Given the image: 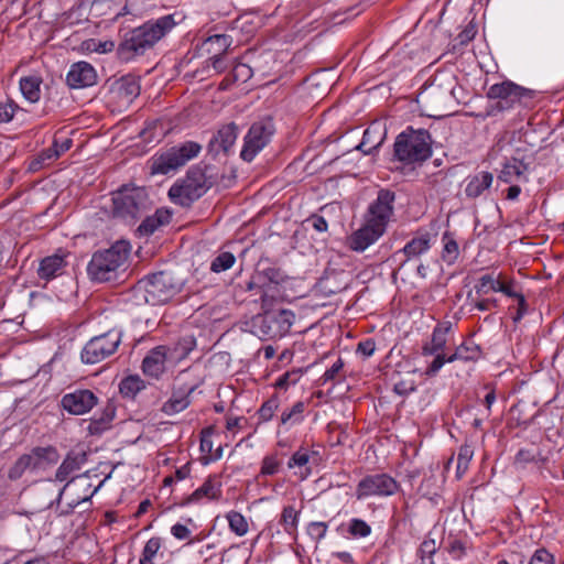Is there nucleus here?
I'll list each match as a JSON object with an SVG mask.
<instances>
[{
	"label": "nucleus",
	"mask_w": 564,
	"mask_h": 564,
	"mask_svg": "<svg viewBox=\"0 0 564 564\" xmlns=\"http://www.w3.org/2000/svg\"><path fill=\"white\" fill-rule=\"evenodd\" d=\"M175 25L174 15L167 14L133 29L126 34L124 39L118 45V58L121 62L128 63L134 57L143 55L147 50L153 47V45Z\"/></svg>",
	"instance_id": "obj_1"
},
{
	"label": "nucleus",
	"mask_w": 564,
	"mask_h": 564,
	"mask_svg": "<svg viewBox=\"0 0 564 564\" xmlns=\"http://www.w3.org/2000/svg\"><path fill=\"white\" fill-rule=\"evenodd\" d=\"M130 252L131 246L126 240L95 251L87 264L89 280L96 283L117 281L127 269Z\"/></svg>",
	"instance_id": "obj_2"
},
{
	"label": "nucleus",
	"mask_w": 564,
	"mask_h": 564,
	"mask_svg": "<svg viewBox=\"0 0 564 564\" xmlns=\"http://www.w3.org/2000/svg\"><path fill=\"white\" fill-rule=\"evenodd\" d=\"M210 170L208 165L192 166L181 182L171 186L169 191L171 200L183 207L191 206L215 184L216 178L209 173Z\"/></svg>",
	"instance_id": "obj_3"
},
{
	"label": "nucleus",
	"mask_w": 564,
	"mask_h": 564,
	"mask_svg": "<svg viewBox=\"0 0 564 564\" xmlns=\"http://www.w3.org/2000/svg\"><path fill=\"white\" fill-rule=\"evenodd\" d=\"M113 215L129 224L145 216L151 208L144 187L123 185L112 195Z\"/></svg>",
	"instance_id": "obj_4"
},
{
	"label": "nucleus",
	"mask_w": 564,
	"mask_h": 564,
	"mask_svg": "<svg viewBox=\"0 0 564 564\" xmlns=\"http://www.w3.org/2000/svg\"><path fill=\"white\" fill-rule=\"evenodd\" d=\"M183 279L172 271H160L138 282V290L143 291V299L150 305H161L173 299L183 288Z\"/></svg>",
	"instance_id": "obj_5"
},
{
	"label": "nucleus",
	"mask_w": 564,
	"mask_h": 564,
	"mask_svg": "<svg viewBox=\"0 0 564 564\" xmlns=\"http://www.w3.org/2000/svg\"><path fill=\"white\" fill-rule=\"evenodd\" d=\"M432 154L427 131L402 132L394 142V156L405 164L423 162Z\"/></svg>",
	"instance_id": "obj_6"
},
{
	"label": "nucleus",
	"mask_w": 564,
	"mask_h": 564,
	"mask_svg": "<svg viewBox=\"0 0 564 564\" xmlns=\"http://www.w3.org/2000/svg\"><path fill=\"white\" fill-rule=\"evenodd\" d=\"M200 150L202 145L194 141H185L176 144L151 159V174L166 175L174 172L196 158Z\"/></svg>",
	"instance_id": "obj_7"
},
{
	"label": "nucleus",
	"mask_w": 564,
	"mask_h": 564,
	"mask_svg": "<svg viewBox=\"0 0 564 564\" xmlns=\"http://www.w3.org/2000/svg\"><path fill=\"white\" fill-rule=\"evenodd\" d=\"M58 459L59 454L56 447L52 445L35 446L14 462L8 471V477L10 480H18L26 470L31 473L46 470L54 466Z\"/></svg>",
	"instance_id": "obj_8"
},
{
	"label": "nucleus",
	"mask_w": 564,
	"mask_h": 564,
	"mask_svg": "<svg viewBox=\"0 0 564 564\" xmlns=\"http://www.w3.org/2000/svg\"><path fill=\"white\" fill-rule=\"evenodd\" d=\"M274 133L275 124L271 117H264L253 122L245 135L240 158L246 162H251L270 143Z\"/></svg>",
	"instance_id": "obj_9"
},
{
	"label": "nucleus",
	"mask_w": 564,
	"mask_h": 564,
	"mask_svg": "<svg viewBox=\"0 0 564 564\" xmlns=\"http://www.w3.org/2000/svg\"><path fill=\"white\" fill-rule=\"evenodd\" d=\"M294 317V313L290 310L265 312L253 319V326L261 339L281 338L289 333Z\"/></svg>",
	"instance_id": "obj_10"
},
{
	"label": "nucleus",
	"mask_w": 564,
	"mask_h": 564,
	"mask_svg": "<svg viewBox=\"0 0 564 564\" xmlns=\"http://www.w3.org/2000/svg\"><path fill=\"white\" fill-rule=\"evenodd\" d=\"M121 344V332L111 329L89 339L80 352V359L86 365L98 364L112 356Z\"/></svg>",
	"instance_id": "obj_11"
},
{
	"label": "nucleus",
	"mask_w": 564,
	"mask_h": 564,
	"mask_svg": "<svg viewBox=\"0 0 564 564\" xmlns=\"http://www.w3.org/2000/svg\"><path fill=\"white\" fill-rule=\"evenodd\" d=\"M400 489L399 482L389 474L376 473L365 476L358 482L355 491L357 500L368 497H389Z\"/></svg>",
	"instance_id": "obj_12"
},
{
	"label": "nucleus",
	"mask_w": 564,
	"mask_h": 564,
	"mask_svg": "<svg viewBox=\"0 0 564 564\" xmlns=\"http://www.w3.org/2000/svg\"><path fill=\"white\" fill-rule=\"evenodd\" d=\"M395 193L389 188H380L367 209L365 219L382 229H387L388 224L394 215Z\"/></svg>",
	"instance_id": "obj_13"
},
{
	"label": "nucleus",
	"mask_w": 564,
	"mask_h": 564,
	"mask_svg": "<svg viewBox=\"0 0 564 564\" xmlns=\"http://www.w3.org/2000/svg\"><path fill=\"white\" fill-rule=\"evenodd\" d=\"M540 91L521 87L510 80L495 84L489 87L487 96L494 99H503L507 102H541L542 99L539 97Z\"/></svg>",
	"instance_id": "obj_14"
},
{
	"label": "nucleus",
	"mask_w": 564,
	"mask_h": 564,
	"mask_svg": "<svg viewBox=\"0 0 564 564\" xmlns=\"http://www.w3.org/2000/svg\"><path fill=\"white\" fill-rule=\"evenodd\" d=\"M231 45V37L226 34H215L206 39L203 43L204 50L212 54L206 61L207 65H212L216 74L225 72L228 67L226 54Z\"/></svg>",
	"instance_id": "obj_15"
},
{
	"label": "nucleus",
	"mask_w": 564,
	"mask_h": 564,
	"mask_svg": "<svg viewBox=\"0 0 564 564\" xmlns=\"http://www.w3.org/2000/svg\"><path fill=\"white\" fill-rule=\"evenodd\" d=\"M98 403L97 395L88 389H76L62 397L61 405L72 415H83Z\"/></svg>",
	"instance_id": "obj_16"
},
{
	"label": "nucleus",
	"mask_w": 564,
	"mask_h": 564,
	"mask_svg": "<svg viewBox=\"0 0 564 564\" xmlns=\"http://www.w3.org/2000/svg\"><path fill=\"white\" fill-rule=\"evenodd\" d=\"M384 232V229L365 219V224L349 236L348 245L351 250L362 252L370 245L375 243Z\"/></svg>",
	"instance_id": "obj_17"
},
{
	"label": "nucleus",
	"mask_w": 564,
	"mask_h": 564,
	"mask_svg": "<svg viewBox=\"0 0 564 564\" xmlns=\"http://www.w3.org/2000/svg\"><path fill=\"white\" fill-rule=\"evenodd\" d=\"M139 80L131 75L122 76L109 85V91L122 102L131 104L140 95Z\"/></svg>",
	"instance_id": "obj_18"
},
{
	"label": "nucleus",
	"mask_w": 564,
	"mask_h": 564,
	"mask_svg": "<svg viewBox=\"0 0 564 564\" xmlns=\"http://www.w3.org/2000/svg\"><path fill=\"white\" fill-rule=\"evenodd\" d=\"M97 75L95 68L87 62H78L72 65L66 82L72 88H82L91 86L96 83Z\"/></svg>",
	"instance_id": "obj_19"
},
{
	"label": "nucleus",
	"mask_w": 564,
	"mask_h": 564,
	"mask_svg": "<svg viewBox=\"0 0 564 564\" xmlns=\"http://www.w3.org/2000/svg\"><path fill=\"white\" fill-rule=\"evenodd\" d=\"M238 137V127L230 122L223 126L217 133L210 139L208 143V151L213 154H218L219 151L228 153L235 144Z\"/></svg>",
	"instance_id": "obj_20"
},
{
	"label": "nucleus",
	"mask_w": 564,
	"mask_h": 564,
	"mask_svg": "<svg viewBox=\"0 0 564 564\" xmlns=\"http://www.w3.org/2000/svg\"><path fill=\"white\" fill-rule=\"evenodd\" d=\"M163 350L164 346H156L147 354L142 361V370L145 376L159 379L166 368L171 367Z\"/></svg>",
	"instance_id": "obj_21"
},
{
	"label": "nucleus",
	"mask_w": 564,
	"mask_h": 564,
	"mask_svg": "<svg viewBox=\"0 0 564 564\" xmlns=\"http://www.w3.org/2000/svg\"><path fill=\"white\" fill-rule=\"evenodd\" d=\"M164 346V355L171 367L176 366L180 361L184 360L188 354L195 348L196 340L193 336H185L176 343Z\"/></svg>",
	"instance_id": "obj_22"
},
{
	"label": "nucleus",
	"mask_w": 564,
	"mask_h": 564,
	"mask_svg": "<svg viewBox=\"0 0 564 564\" xmlns=\"http://www.w3.org/2000/svg\"><path fill=\"white\" fill-rule=\"evenodd\" d=\"M434 240L435 235L426 230H420L416 236L405 243L401 252L406 260L417 258L429 251Z\"/></svg>",
	"instance_id": "obj_23"
},
{
	"label": "nucleus",
	"mask_w": 564,
	"mask_h": 564,
	"mask_svg": "<svg viewBox=\"0 0 564 564\" xmlns=\"http://www.w3.org/2000/svg\"><path fill=\"white\" fill-rule=\"evenodd\" d=\"M267 264L264 260L259 261L254 272V283H262L269 293L272 285L284 282L286 276L280 268Z\"/></svg>",
	"instance_id": "obj_24"
},
{
	"label": "nucleus",
	"mask_w": 564,
	"mask_h": 564,
	"mask_svg": "<svg viewBox=\"0 0 564 564\" xmlns=\"http://www.w3.org/2000/svg\"><path fill=\"white\" fill-rule=\"evenodd\" d=\"M386 134V123L382 120L372 121L362 135V145H369V148L365 150V154H373L384 141Z\"/></svg>",
	"instance_id": "obj_25"
},
{
	"label": "nucleus",
	"mask_w": 564,
	"mask_h": 564,
	"mask_svg": "<svg viewBox=\"0 0 564 564\" xmlns=\"http://www.w3.org/2000/svg\"><path fill=\"white\" fill-rule=\"evenodd\" d=\"M87 462L85 451H70L55 473V480L64 481L70 474L77 471Z\"/></svg>",
	"instance_id": "obj_26"
},
{
	"label": "nucleus",
	"mask_w": 564,
	"mask_h": 564,
	"mask_svg": "<svg viewBox=\"0 0 564 564\" xmlns=\"http://www.w3.org/2000/svg\"><path fill=\"white\" fill-rule=\"evenodd\" d=\"M221 495V482L219 477L209 476L204 484L198 487L191 496L185 498L183 505H189L199 501L202 498L218 499Z\"/></svg>",
	"instance_id": "obj_27"
},
{
	"label": "nucleus",
	"mask_w": 564,
	"mask_h": 564,
	"mask_svg": "<svg viewBox=\"0 0 564 564\" xmlns=\"http://www.w3.org/2000/svg\"><path fill=\"white\" fill-rule=\"evenodd\" d=\"M116 416V404L112 400H108L99 414H95L88 425V432L91 435H99L110 427Z\"/></svg>",
	"instance_id": "obj_28"
},
{
	"label": "nucleus",
	"mask_w": 564,
	"mask_h": 564,
	"mask_svg": "<svg viewBox=\"0 0 564 564\" xmlns=\"http://www.w3.org/2000/svg\"><path fill=\"white\" fill-rule=\"evenodd\" d=\"M193 391V387L173 391L171 398L163 403L161 411L167 415L184 411L191 404L189 395Z\"/></svg>",
	"instance_id": "obj_29"
},
{
	"label": "nucleus",
	"mask_w": 564,
	"mask_h": 564,
	"mask_svg": "<svg viewBox=\"0 0 564 564\" xmlns=\"http://www.w3.org/2000/svg\"><path fill=\"white\" fill-rule=\"evenodd\" d=\"M65 267L66 261L64 257L59 254L50 256L40 262L37 274L41 279L48 281L61 275Z\"/></svg>",
	"instance_id": "obj_30"
},
{
	"label": "nucleus",
	"mask_w": 564,
	"mask_h": 564,
	"mask_svg": "<svg viewBox=\"0 0 564 564\" xmlns=\"http://www.w3.org/2000/svg\"><path fill=\"white\" fill-rule=\"evenodd\" d=\"M528 169L529 165L527 163L516 158H512L506 161L498 178L505 183H511L514 180L521 178L527 180L524 174L528 171Z\"/></svg>",
	"instance_id": "obj_31"
},
{
	"label": "nucleus",
	"mask_w": 564,
	"mask_h": 564,
	"mask_svg": "<svg viewBox=\"0 0 564 564\" xmlns=\"http://www.w3.org/2000/svg\"><path fill=\"white\" fill-rule=\"evenodd\" d=\"M494 176L490 172H480L473 176L466 187L465 194L469 198H476L480 196L486 189H488L492 183Z\"/></svg>",
	"instance_id": "obj_32"
},
{
	"label": "nucleus",
	"mask_w": 564,
	"mask_h": 564,
	"mask_svg": "<svg viewBox=\"0 0 564 564\" xmlns=\"http://www.w3.org/2000/svg\"><path fill=\"white\" fill-rule=\"evenodd\" d=\"M451 330V324L446 326H437L434 328L432 338L430 343H426L422 347V351L424 356L435 355L440 351H442L445 348L446 345V336L447 333Z\"/></svg>",
	"instance_id": "obj_33"
},
{
	"label": "nucleus",
	"mask_w": 564,
	"mask_h": 564,
	"mask_svg": "<svg viewBox=\"0 0 564 564\" xmlns=\"http://www.w3.org/2000/svg\"><path fill=\"white\" fill-rule=\"evenodd\" d=\"M42 78L30 75L20 79V90L23 97L31 104L37 102L41 96Z\"/></svg>",
	"instance_id": "obj_34"
},
{
	"label": "nucleus",
	"mask_w": 564,
	"mask_h": 564,
	"mask_svg": "<svg viewBox=\"0 0 564 564\" xmlns=\"http://www.w3.org/2000/svg\"><path fill=\"white\" fill-rule=\"evenodd\" d=\"M480 347L473 340H467L459 345L454 354L447 357V362H454L456 360L475 361L480 357Z\"/></svg>",
	"instance_id": "obj_35"
},
{
	"label": "nucleus",
	"mask_w": 564,
	"mask_h": 564,
	"mask_svg": "<svg viewBox=\"0 0 564 564\" xmlns=\"http://www.w3.org/2000/svg\"><path fill=\"white\" fill-rule=\"evenodd\" d=\"M171 215L164 210H156L153 216H147L138 227L142 236L152 235L160 226L169 224Z\"/></svg>",
	"instance_id": "obj_36"
},
{
	"label": "nucleus",
	"mask_w": 564,
	"mask_h": 564,
	"mask_svg": "<svg viewBox=\"0 0 564 564\" xmlns=\"http://www.w3.org/2000/svg\"><path fill=\"white\" fill-rule=\"evenodd\" d=\"M300 511H296L292 506H286L282 510L280 524L283 527L284 532L291 536L296 535Z\"/></svg>",
	"instance_id": "obj_37"
},
{
	"label": "nucleus",
	"mask_w": 564,
	"mask_h": 564,
	"mask_svg": "<svg viewBox=\"0 0 564 564\" xmlns=\"http://www.w3.org/2000/svg\"><path fill=\"white\" fill-rule=\"evenodd\" d=\"M442 241L444 243L442 251L443 261L447 264L455 263L459 256V248L454 235L449 231H445L443 234Z\"/></svg>",
	"instance_id": "obj_38"
},
{
	"label": "nucleus",
	"mask_w": 564,
	"mask_h": 564,
	"mask_svg": "<svg viewBox=\"0 0 564 564\" xmlns=\"http://www.w3.org/2000/svg\"><path fill=\"white\" fill-rule=\"evenodd\" d=\"M145 388L144 381L138 376L124 378L119 386L120 393L123 397L133 398L138 392Z\"/></svg>",
	"instance_id": "obj_39"
},
{
	"label": "nucleus",
	"mask_w": 564,
	"mask_h": 564,
	"mask_svg": "<svg viewBox=\"0 0 564 564\" xmlns=\"http://www.w3.org/2000/svg\"><path fill=\"white\" fill-rule=\"evenodd\" d=\"M474 455V451L470 445H463L459 448L457 456V467H456V476L457 478H462L463 475L468 469L469 462L471 460Z\"/></svg>",
	"instance_id": "obj_40"
},
{
	"label": "nucleus",
	"mask_w": 564,
	"mask_h": 564,
	"mask_svg": "<svg viewBox=\"0 0 564 564\" xmlns=\"http://www.w3.org/2000/svg\"><path fill=\"white\" fill-rule=\"evenodd\" d=\"M227 520L229 523V528L232 532H235L239 536H243L248 532V522L246 518L237 512V511H230L227 514Z\"/></svg>",
	"instance_id": "obj_41"
},
{
	"label": "nucleus",
	"mask_w": 564,
	"mask_h": 564,
	"mask_svg": "<svg viewBox=\"0 0 564 564\" xmlns=\"http://www.w3.org/2000/svg\"><path fill=\"white\" fill-rule=\"evenodd\" d=\"M236 261L235 256L231 252L224 251L220 252L210 264V270L213 272L219 273L230 269Z\"/></svg>",
	"instance_id": "obj_42"
},
{
	"label": "nucleus",
	"mask_w": 564,
	"mask_h": 564,
	"mask_svg": "<svg viewBox=\"0 0 564 564\" xmlns=\"http://www.w3.org/2000/svg\"><path fill=\"white\" fill-rule=\"evenodd\" d=\"M501 274L498 278H495L492 274H485L479 278L478 284L475 285V291L477 294H487L490 291H497V284H499L501 280Z\"/></svg>",
	"instance_id": "obj_43"
},
{
	"label": "nucleus",
	"mask_w": 564,
	"mask_h": 564,
	"mask_svg": "<svg viewBox=\"0 0 564 564\" xmlns=\"http://www.w3.org/2000/svg\"><path fill=\"white\" fill-rule=\"evenodd\" d=\"M161 547L160 538H151L144 545L139 564H153V557Z\"/></svg>",
	"instance_id": "obj_44"
},
{
	"label": "nucleus",
	"mask_w": 564,
	"mask_h": 564,
	"mask_svg": "<svg viewBox=\"0 0 564 564\" xmlns=\"http://www.w3.org/2000/svg\"><path fill=\"white\" fill-rule=\"evenodd\" d=\"M347 532L354 538H366L371 533V527L362 519L354 518L349 521Z\"/></svg>",
	"instance_id": "obj_45"
},
{
	"label": "nucleus",
	"mask_w": 564,
	"mask_h": 564,
	"mask_svg": "<svg viewBox=\"0 0 564 564\" xmlns=\"http://www.w3.org/2000/svg\"><path fill=\"white\" fill-rule=\"evenodd\" d=\"M304 403L302 401L296 402L290 410H285L281 414L282 424H295L302 421V413L304 412Z\"/></svg>",
	"instance_id": "obj_46"
},
{
	"label": "nucleus",
	"mask_w": 564,
	"mask_h": 564,
	"mask_svg": "<svg viewBox=\"0 0 564 564\" xmlns=\"http://www.w3.org/2000/svg\"><path fill=\"white\" fill-rule=\"evenodd\" d=\"M436 551V542L433 539H425L417 550V556L422 560L423 564H425V561L431 560Z\"/></svg>",
	"instance_id": "obj_47"
},
{
	"label": "nucleus",
	"mask_w": 564,
	"mask_h": 564,
	"mask_svg": "<svg viewBox=\"0 0 564 564\" xmlns=\"http://www.w3.org/2000/svg\"><path fill=\"white\" fill-rule=\"evenodd\" d=\"M278 406L279 401L276 398H271L268 401H265L258 411L261 421L265 422L271 420Z\"/></svg>",
	"instance_id": "obj_48"
},
{
	"label": "nucleus",
	"mask_w": 564,
	"mask_h": 564,
	"mask_svg": "<svg viewBox=\"0 0 564 564\" xmlns=\"http://www.w3.org/2000/svg\"><path fill=\"white\" fill-rule=\"evenodd\" d=\"M302 370H292L283 373L278 380L275 386L280 389H286L291 384H295L301 378Z\"/></svg>",
	"instance_id": "obj_49"
},
{
	"label": "nucleus",
	"mask_w": 564,
	"mask_h": 564,
	"mask_svg": "<svg viewBox=\"0 0 564 564\" xmlns=\"http://www.w3.org/2000/svg\"><path fill=\"white\" fill-rule=\"evenodd\" d=\"M312 457L313 455H311L306 449L301 448L292 455L288 466L289 468H293L295 466L304 467L310 463Z\"/></svg>",
	"instance_id": "obj_50"
},
{
	"label": "nucleus",
	"mask_w": 564,
	"mask_h": 564,
	"mask_svg": "<svg viewBox=\"0 0 564 564\" xmlns=\"http://www.w3.org/2000/svg\"><path fill=\"white\" fill-rule=\"evenodd\" d=\"M280 462L275 456H265L262 460L261 475L272 476L279 471Z\"/></svg>",
	"instance_id": "obj_51"
},
{
	"label": "nucleus",
	"mask_w": 564,
	"mask_h": 564,
	"mask_svg": "<svg viewBox=\"0 0 564 564\" xmlns=\"http://www.w3.org/2000/svg\"><path fill=\"white\" fill-rule=\"evenodd\" d=\"M529 564H554V556L547 550L541 547L533 553Z\"/></svg>",
	"instance_id": "obj_52"
},
{
	"label": "nucleus",
	"mask_w": 564,
	"mask_h": 564,
	"mask_svg": "<svg viewBox=\"0 0 564 564\" xmlns=\"http://www.w3.org/2000/svg\"><path fill=\"white\" fill-rule=\"evenodd\" d=\"M326 532L327 524L325 522H311L307 527L308 535L316 541H321L326 535Z\"/></svg>",
	"instance_id": "obj_53"
},
{
	"label": "nucleus",
	"mask_w": 564,
	"mask_h": 564,
	"mask_svg": "<svg viewBox=\"0 0 564 564\" xmlns=\"http://www.w3.org/2000/svg\"><path fill=\"white\" fill-rule=\"evenodd\" d=\"M343 367H344V361L341 360V358H338L333 364V366L329 369H327L324 372V375L319 378L321 384H325L328 381H333L336 378V376L339 373V371L343 369Z\"/></svg>",
	"instance_id": "obj_54"
},
{
	"label": "nucleus",
	"mask_w": 564,
	"mask_h": 564,
	"mask_svg": "<svg viewBox=\"0 0 564 564\" xmlns=\"http://www.w3.org/2000/svg\"><path fill=\"white\" fill-rule=\"evenodd\" d=\"M514 286H516V283L513 280L506 281V280L501 279L499 284H497L496 292H501L509 297L517 299L519 295H521V293L516 291Z\"/></svg>",
	"instance_id": "obj_55"
},
{
	"label": "nucleus",
	"mask_w": 564,
	"mask_h": 564,
	"mask_svg": "<svg viewBox=\"0 0 564 564\" xmlns=\"http://www.w3.org/2000/svg\"><path fill=\"white\" fill-rule=\"evenodd\" d=\"M375 350H376L375 340L372 338H367V339L358 343L356 352L361 355L362 357L367 358V357L372 356Z\"/></svg>",
	"instance_id": "obj_56"
},
{
	"label": "nucleus",
	"mask_w": 564,
	"mask_h": 564,
	"mask_svg": "<svg viewBox=\"0 0 564 564\" xmlns=\"http://www.w3.org/2000/svg\"><path fill=\"white\" fill-rule=\"evenodd\" d=\"M232 76L235 80L246 82L251 76V68L243 63H238L234 66Z\"/></svg>",
	"instance_id": "obj_57"
},
{
	"label": "nucleus",
	"mask_w": 564,
	"mask_h": 564,
	"mask_svg": "<svg viewBox=\"0 0 564 564\" xmlns=\"http://www.w3.org/2000/svg\"><path fill=\"white\" fill-rule=\"evenodd\" d=\"M434 360L431 362V365L426 368L425 373L430 377L436 375V372L444 366L445 362H447V358H445V355L443 354H435Z\"/></svg>",
	"instance_id": "obj_58"
},
{
	"label": "nucleus",
	"mask_w": 564,
	"mask_h": 564,
	"mask_svg": "<svg viewBox=\"0 0 564 564\" xmlns=\"http://www.w3.org/2000/svg\"><path fill=\"white\" fill-rule=\"evenodd\" d=\"M306 221L318 232L327 231L328 224L323 216L314 214Z\"/></svg>",
	"instance_id": "obj_59"
},
{
	"label": "nucleus",
	"mask_w": 564,
	"mask_h": 564,
	"mask_svg": "<svg viewBox=\"0 0 564 564\" xmlns=\"http://www.w3.org/2000/svg\"><path fill=\"white\" fill-rule=\"evenodd\" d=\"M477 34V28L471 22L458 34V40L460 44H467L470 42L475 35Z\"/></svg>",
	"instance_id": "obj_60"
},
{
	"label": "nucleus",
	"mask_w": 564,
	"mask_h": 564,
	"mask_svg": "<svg viewBox=\"0 0 564 564\" xmlns=\"http://www.w3.org/2000/svg\"><path fill=\"white\" fill-rule=\"evenodd\" d=\"M72 139L65 138L62 141L55 139L53 145L56 149V151L52 154V156H59L64 152L68 151L72 148Z\"/></svg>",
	"instance_id": "obj_61"
},
{
	"label": "nucleus",
	"mask_w": 564,
	"mask_h": 564,
	"mask_svg": "<svg viewBox=\"0 0 564 564\" xmlns=\"http://www.w3.org/2000/svg\"><path fill=\"white\" fill-rule=\"evenodd\" d=\"M171 533L177 540H185L189 538L191 530L182 523H176L171 528Z\"/></svg>",
	"instance_id": "obj_62"
},
{
	"label": "nucleus",
	"mask_w": 564,
	"mask_h": 564,
	"mask_svg": "<svg viewBox=\"0 0 564 564\" xmlns=\"http://www.w3.org/2000/svg\"><path fill=\"white\" fill-rule=\"evenodd\" d=\"M535 453H533L531 449H520L516 455V463L517 464H528L535 462Z\"/></svg>",
	"instance_id": "obj_63"
},
{
	"label": "nucleus",
	"mask_w": 564,
	"mask_h": 564,
	"mask_svg": "<svg viewBox=\"0 0 564 564\" xmlns=\"http://www.w3.org/2000/svg\"><path fill=\"white\" fill-rule=\"evenodd\" d=\"M516 300L518 301V307H517V313L512 317V319L514 323H518L527 314L528 303L525 301V297L522 294L519 295Z\"/></svg>",
	"instance_id": "obj_64"
}]
</instances>
